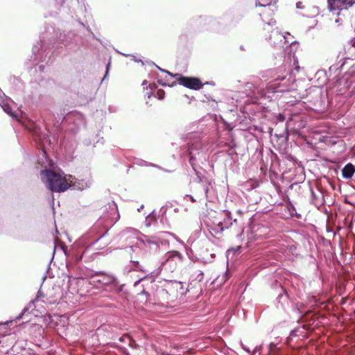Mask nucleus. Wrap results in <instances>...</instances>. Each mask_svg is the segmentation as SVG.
I'll return each instance as SVG.
<instances>
[{
    "label": "nucleus",
    "mask_w": 355,
    "mask_h": 355,
    "mask_svg": "<svg viewBox=\"0 0 355 355\" xmlns=\"http://www.w3.org/2000/svg\"><path fill=\"white\" fill-rule=\"evenodd\" d=\"M41 179L46 188L52 192H64L69 188L72 175H65L62 171L45 169L41 171Z\"/></svg>",
    "instance_id": "1"
},
{
    "label": "nucleus",
    "mask_w": 355,
    "mask_h": 355,
    "mask_svg": "<svg viewBox=\"0 0 355 355\" xmlns=\"http://www.w3.org/2000/svg\"><path fill=\"white\" fill-rule=\"evenodd\" d=\"M285 75H278L275 78L274 80L270 83L266 88V91L259 92L258 89H255L254 85L251 83H248L245 85V91L246 92V95L250 97H254L257 98L260 96H265L270 98V93H277V92H283L288 90V86L285 83H278L279 81H283L285 80Z\"/></svg>",
    "instance_id": "2"
},
{
    "label": "nucleus",
    "mask_w": 355,
    "mask_h": 355,
    "mask_svg": "<svg viewBox=\"0 0 355 355\" xmlns=\"http://www.w3.org/2000/svg\"><path fill=\"white\" fill-rule=\"evenodd\" d=\"M198 183L195 189V196L186 195L184 199L189 198L191 202H200L203 200L205 198H207L209 187L211 184L209 180L207 178H200Z\"/></svg>",
    "instance_id": "3"
},
{
    "label": "nucleus",
    "mask_w": 355,
    "mask_h": 355,
    "mask_svg": "<svg viewBox=\"0 0 355 355\" xmlns=\"http://www.w3.org/2000/svg\"><path fill=\"white\" fill-rule=\"evenodd\" d=\"M182 261V255L178 251H170L166 254V260L162 261L161 265L153 272H150V275L152 277H157L162 270V268L167 264L171 265V268H174L178 263Z\"/></svg>",
    "instance_id": "4"
},
{
    "label": "nucleus",
    "mask_w": 355,
    "mask_h": 355,
    "mask_svg": "<svg viewBox=\"0 0 355 355\" xmlns=\"http://www.w3.org/2000/svg\"><path fill=\"white\" fill-rule=\"evenodd\" d=\"M96 281L105 286L107 290L114 292H121L123 285H120L116 278L112 275L107 274H101L97 275Z\"/></svg>",
    "instance_id": "5"
},
{
    "label": "nucleus",
    "mask_w": 355,
    "mask_h": 355,
    "mask_svg": "<svg viewBox=\"0 0 355 355\" xmlns=\"http://www.w3.org/2000/svg\"><path fill=\"white\" fill-rule=\"evenodd\" d=\"M188 153L190 155L189 162L194 168V160L203 152V145L199 138H193L188 143Z\"/></svg>",
    "instance_id": "6"
},
{
    "label": "nucleus",
    "mask_w": 355,
    "mask_h": 355,
    "mask_svg": "<svg viewBox=\"0 0 355 355\" xmlns=\"http://www.w3.org/2000/svg\"><path fill=\"white\" fill-rule=\"evenodd\" d=\"M355 3V0H328L329 8L331 12L339 15V12L347 9Z\"/></svg>",
    "instance_id": "7"
},
{
    "label": "nucleus",
    "mask_w": 355,
    "mask_h": 355,
    "mask_svg": "<svg viewBox=\"0 0 355 355\" xmlns=\"http://www.w3.org/2000/svg\"><path fill=\"white\" fill-rule=\"evenodd\" d=\"M179 81L180 85L192 89H198L201 87V83L198 78L182 77Z\"/></svg>",
    "instance_id": "8"
},
{
    "label": "nucleus",
    "mask_w": 355,
    "mask_h": 355,
    "mask_svg": "<svg viewBox=\"0 0 355 355\" xmlns=\"http://www.w3.org/2000/svg\"><path fill=\"white\" fill-rule=\"evenodd\" d=\"M72 181H69L70 182L69 188L71 187L76 190H83L89 187L90 183L89 180H77L73 176H72Z\"/></svg>",
    "instance_id": "9"
},
{
    "label": "nucleus",
    "mask_w": 355,
    "mask_h": 355,
    "mask_svg": "<svg viewBox=\"0 0 355 355\" xmlns=\"http://www.w3.org/2000/svg\"><path fill=\"white\" fill-rule=\"evenodd\" d=\"M169 236H173L175 237V235L172 233H170L168 232H162L158 234L155 236L156 239H157V244L158 246L159 244L162 245H166L169 243L168 237Z\"/></svg>",
    "instance_id": "10"
},
{
    "label": "nucleus",
    "mask_w": 355,
    "mask_h": 355,
    "mask_svg": "<svg viewBox=\"0 0 355 355\" xmlns=\"http://www.w3.org/2000/svg\"><path fill=\"white\" fill-rule=\"evenodd\" d=\"M355 173V166L351 163L347 164L342 169L343 177L345 179H350Z\"/></svg>",
    "instance_id": "11"
},
{
    "label": "nucleus",
    "mask_w": 355,
    "mask_h": 355,
    "mask_svg": "<svg viewBox=\"0 0 355 355\" xmlns=\"http://www.w3.org/2000/svg\"><path fill=\"white\" fill-rule=\"evenodd\" d=\"M110 207L111 209L112 212L109 216H104V218H106L107 220H110V223L114 224L119 219V214L118 212L116 204H112V205H110Z\"/></svg>",
    "instance_id": "12"
},
{
    "label": "nucleus",
    "mask_w": 355,
    "mask_h": 355,
    "mask_svg": "<svg viewBox=\"0 0 355 355\" xmlns=\"http://www.w3.org/2000/svg\"><path fill=\"white\" fill-rule=\"evenodd\" d=\"M8 101H10V99H3L0 96V106L2 107V109L4 110L5 112L8 114L12 118L17 119V116L15 112H12V110L9 105Z\"/></svg>",
    "instance_id": "13"
},
{
    "label": "nucleus",
    "mask_w": 355,
    "mask_h": 355,
    "mask_svg": "<svg viewBox=\"0 0 355 355\" xmlns=\"http://www.w3.org/2000/svg\"><path fill=\"white\" fill-rule=\"evenodd\" d=\"M143 243L153 250L157 251L159 249L157 239H156L155 236L146 237V239L143 241Z\"/></svg>",
    "instance_id": "14"
},
{
    "label": "nucleus",
    "mask_w": 355,
    "mask_h": 355,
    "mask_svg": "<svg viewBox=\"0 0 355 355\" xmlns=\"http://www.w3.org/2000/svg\"><path fill=\"white\" fill-rule=\"evenodd\" d=\"M273 0H257L256 1V6H260L263 7L264 8H266L267 6L270 7H275V1L273 2Z\"/></svg>",
    "instance_id": "15"
},
{
    "label": "nucleus",
    "mask_w": 355,
    "mask_h": 355,
    "mask_svg": "<svg viewBox=\"0 0 355 355\" xmlns=\"http://www.w3.org/2000/svg\"><path fill=\"white\" fill-rule=\"evenodd\" d=\"M131 234L132 235H135L137 236V235L138 234V232L137 230H136L135 229H133V228H131V227H129V228H127L126 230H125L123 232H122V234L123 236L128 234Z\"/></svg>",
    "instance_id": "16"
},
{
    "label": "nucleus",
    "mask_w": 355,
    "mask_h": 355,
    "mask_svg": "<svg viewBox=\"0 0 355 355\" xmlns=\"http://www.w3.org/2000/svg\"><path fill=\"white\" fill-rule=\"evenodd\" d=\"M265 10L263 12V13H267L268 15V16H271L274 14L275 11L276 10V6H275V7H268L267 6L266 8H264Z\"/></svg>",
    "instance_id": "17"
},
{
    "label": "nucleus",
    "mask_w": 355,
    "mask_h": 355,
    "mask_svg": "<svg viewBox=\"0 0 355 355\" xmlns=\"http://www.w3.org/2000/svg\"><path fill=\"white\" fill-rule=\"evenodd\" d=\"M312 11H313V12H312V14H311H311H309V13H307V12H303V13H302V15L303 16H305V17H311V15H317V14L318 13V9L317 8H315V7H313V8H312Z\"/></svg>",
    "instance_id": "18"
},
{
    "label": "nucleus",
    "mask_w": 355,
    "mask_h": 355,
    "mask_svg": "<svg viewBox=\"0 0 355 355\" xmlns=\"http://www.w3.org/2000/svg\"><path fill=\"white\" fill-rule=\"evenodd\" d=\"M277 349V345L275 343H270L268 346L269 355H272V353Z\"/></svg>",
    "instance_id": "19"
},
{
    "label": "nucleus",
    "mask_w": 355,
    "mask_h": 355,
    "mask_svg": "<svg viewBox=\"0 0 355 355\" xmlns=\"http://www.w3.org/2000/svg\"><path fill=\"white\" fill-rule=\"evenodd\" d=\"M33 302H31L28 305V307H26L24 309L22 313L16 318V320H18L21 318L22 315L28 310V309L31 308L33 306Z\"/></svg>",
    "instance_id": "20"
},
{
    "label": "nucleus",
    "mask_w": 355,
    "mask_h": 355,
    "mask_svg": "<svg viewBox=\"0 0 355 355\" xmlns=\"http://www.w3.org/2000/svg\"><path fill=\"white\" fill-rule=\"evenodd\" d=\"M157 96L159 99H163L164 96V92L162 89H159L157 92Z\"/></svg>",
    "instance_id": "21"
},
{
    "label": "nucleus",
    "mask_w": 355,
    "mask_h": 355,
    "mask_svg": "<svg viewBox=\"0 0 355 355\" xmlns=\"http://www.w3.org/2000/svg\"><path fill=\"white\" fill-rule=\"evenodd\" d=\"M157 67V69L159 70H160L161 71L164 72V73H166L168 76H171V77H173V76H178V74H175V76H173L171 73H170L169 71H166V70H164V69H161L160 67H159L158 66H156Z\"/></svg>",
    "instance_id": "22"
},
{
    "label": "nucleus",
    "mask_w": 355,
    "mask_h": 355,
    "mask_svg": "<svg viewBox=\"0 0 355 355\" xmlns=\"http://www.w3.org/2000/svg\"><path fill=\"white\" fill-rule=\"evenodd\" d=\"M171 285H172L174 288H178V287H181V286H182L181 282H177V281L171 282Z\"/></svg>",
    "instance_id": "23"
},
{
    "label": "nucleus",
    "mask_w": 355,
    "mask_h": 355,
    "mask_svg": "<svg viewBox=\"0 0 355 355\" xmlns=\"http://www.w3.org/2000/svg\"><path fill=\"white\" fill-rule=\"evenodd\" d=\"M158 83H159V84H160L163 86L170 85L168 79H166L165 81H163L162 80H158Z\"/></svg>",
    "instance_id": "24"
},
{
    "label": "nucleus",
    "mask_w": 355,
    "mask_h": 355,
    "mask_svg": "<svg viewBox=\"0 0 355 355\" xmlns=\"http://www.w3.org/2000/svg\"><path fill=\"white\" fill-rule=\"evenodd\" d=\"M131 262H132L134 266L136 268H139L140 270H143L141 268H139V263L138 261H133V260H131Z\"/></svg>",
    "instance_id": "25"
},
{
    "label": "nucleus",
    "mask_w": 355,
    "mask_h": 355,
    "mask_svg": "<svg viewBox=\"0 0 355 355\" xmlns=\"http://www.w3.org/2000/svg\"><path fill=\"white\" fill-rule=\"evenodd\" d=\"M203 272L202 271L200 272V273L198 275L196 279L199 281V282H201L202 279H203Z\"/></svg>",
    "instance_id": "26"
},
{
    "label": "nucleus",
    "mask_w": 355,
    "mask_h": 355,
    "mask_svg": "<svg viewBox=\"0 0 355 355\" xmlns=\"http://www.w3.org/2000/svg\"><path fill=\"white\" fill-rule=\"evenodd\" d=\"M272 33L275 37H277L278 39H280L281 40L284 37L283 35H281L280 33H279L277 31L272 32Z\"/></svg>",
    "instance_id": "27"
},
{
    "label": "nucleus",
    "mask_w": 355,
    "mask_h": 355,
    "mask_svg": "<svg viewBox=\"0 0 355 355\" xmlns=\"http://www.w3.org/2000/svg\"><path fill=\"white\" fill-rule=\"evenodd\" d=\"M137 249H138V247H137V246H130L128 248V252H134Z\"/></svg>",
    "instance_id": "28"
},
{
    "label": "nucleus",
    "mask_w": 355,
    "mask_h": 355,
    "mask_svg": "<svg viewBox=\"0 0 355 355\" xmlns=\"http://www.w3.org/2000/svg\"><path fill=\"white\" fill-rule=\"evenodd\" d=\"M296 7L297 8L300 9V8H304V6H302V2H297L296 3Z\"/></svg>",
    "instance_id": "29"
},
{
    "label": "nucleus",
    "mask_w": 355,
    "mask_h": 355,
    "mask_svg": "<svg viewBox=\"0 0 355 355\" xmlns=\"http://www.w3.org/2000/svg\"><path fill=\"white\" fill-rule=\"evenodd\" d=\"M267 24L268 26H273L275 24V21L273 19H270L269 21L267 22Z\"/></svg>",
    "instance_id": "30"
},
{
    "label": "nucleus",
    "mask_w": 355,
    "mask_h": 355,
    "mask_svg": "<svg viewBox=\"0 0 355 355\" xmlns=\"http://www.w3.org/2000/svg\"><path fill=\"white\" fill-rule=\"evenodd\" d=\"M261 349V346L256 347L254 350V354L255 355L257 352H260Z\"/></svg>",
    "instance_id": "31"
},
{
    "label": "nucleus",
    "mask_w": 355,
    "mask_h": 355,
    "mask_svg": "<svg viewBox=\"0 0 355 355\" xmlns=\"http://www.w3.org/2000/svg\"><path fill=\"white\" fill-rule=\"evenodd\" d=\"M218 228H219V230H220V232L223 231L224 227H223V224H222V223H219L218 224Z\"/></svg>",
    "instance_id": "32"
},
{
    "label": "nucleus",
    "mask_w": 355,
    "mask_h": 355,
    "mask_svg": "<svg viewBox=\"0 0 355 355\" xmlns=\"http://www.w3.org/2000/svg\"><path fill=\"white\" fill-rule=\"evenodd\" d=\"M223 277H225V281H226L229 278L228 272L227 271L225 274L223 276Z\"/></svg>",
    "instance_id": "33"
},
{
    "label": "nucleus",
    "mask_w": 355,
    "mask_h": 355,
    "mask_svg": "<svg viewBox=\"0 0 355 355\" xmlns=\"http://www.w3.org/2000/svg\"><path fill=\"white\" fill-rule=\"evenodd\" d=\"M150 216H148L146 218V226H147V227H149V226L150 225V223H147V220H148V219H150Z\"/></svg>",
    "instance_id": "34"
},
{
    "label": "nucleus",
    "mask_w": 355,
    "mask_h": 355,
    "mask_svg": "<svg viewBox=\"0 0 355 355\" xmlns=\"http://www.w3.org/2000/svg\"><path fill=\"white\" fill-rule=\"evenodd\" d=\"M109 66H110V64H107V71H106V73H105V75L104 78H103V80H104V79L105 78V77H106V76H107V73H108Z\"/></svg>",
    "instance_id": "35"
},
{
    "label": "nucleus",
    "mask_w": 355,
    "mask_h": 355,
    "mask_svg": "<svg viewBox=\"0 0 355 355\" xmlns=\"http://www.w3.org/2000/svg\"><path fill=\"white\" fill-rule=\"evenodd\" d=\"M351 44L353 46L355 47V38H353L352 40H351Z\"/></svg>",
    "instance_id": "36"
},
{
    "label": "nucleus",
    "mask_w": 355,
    "mask_h": 355,
    "mask_svg": "<svg viewBox=\"0 0 355 355\" xmlns=\"http://www.w3.org/2000/svg\"><path fill=\"white\" fill-rule=\"evenodd\" d=\"M44 69V67L43 65H40L39 66V69H40V71H43Z\"/></svg>",
    "instance_id": "37"
},
{
    "label": "nucleus",
    "mask_w": 355,
    "mask_h": 355,
    "mask_svg": "<svg viewBox=\"0 0 355 355\" xmlns=\"http://www.w3.org/2000/svg\"><path fill=\"white\" fill-rule=\"evenodd\" d=\"M141 279H139L138 281L135 282V284H134V286H137L139 284V282H141Z\"/></svg>",
    "instance_id": "38"
},
{
    "label": "nucleus",
    "mask_w": 355,
    "mask_h": 355,
    "mask_svg": "<svg viewBox=\"0 0 355 355\" xmlns=\"http://www.w3.org/2000/svg\"><path fill=\"white\" fill-rule=\"evenodd\" d=\"M242 347H243V349L244 350H245L246 352H250V349H249L248 348L245 347V346L242 345Z\"/></svg>",
    "instance_id": "39"
},
{
    "label": "nucleus",
    "mask_w": 355,
    "mask_h": 355,
    "mask_svg": "<svg viewBox=\"0 0 355 355\" xmlns=\"http://www.w3.org/2000/svg\"><path fill=\"white\" fill-rule=\"evenodd\" d=\"M105 234H101V236H99L96 239V241H98L102 236H104Z\"/></svg>",
    "instance_id": "40"
},
{
    "label": "nucleus",
    "mask_w": 355,
    "mask_h": 355,
    "mask_svg": "<svg viewBox=\"0 0 355 355\" xmlns=\"http://www.w3.org/2000/svg\"><path fill=\"white\" fill-rule=\"evenodd\" d=\"M26 128L30 130L31 131H35L33 129H32L31 128L28 127L27 125H26Z\"/></svg>",
    "instance_id": "41"
},
{
    "label": "nucleus",
    "mask_w": 355,
    "mask_h": 355,
    "mask_svg": "<svg viewBox=\"0 0 355 355\" xmlns=\"http://www.w3.org/2000/svg\"><path fill=\"white\" fill-rule=\"evenodd\" d=\"M146 83H147V81L146 80H144L143 83H142V85H145Z\"/></svg>",
    "instance_id": "42"
},
{
    "label": "nucleus",
    "mask_w": 355,
    "mask_h": 355,
    "mask_svg": "<svg viewBox=\"0 0 355 355\" xmlns=\"http://www.w3.org/2000/svg\"><path fill=\"white\" fill-rule=\"evenodd\" d=\"M144 208V205H141L139 209H138V211H139L141 209H142Z\"/></svg>",
    "instance_id": "43"
},
{
    "label": "nucleus",
    "mask_w": 355,
    "mask_h": 355,
    "mask_svg": "<svg viewBox=\"0 0 355 355\" xmlns=\"http://www.w3.org/2000/svg\"><path fill=\"white\" fill-rule=\"evenodd\" d=\"M336 22H339V19H336Z\"/></svg>",
    "instance_id": "44"
},
{
    "label": "nucleus",
    "mask_w": 355,
    "mask_h": 355,
    "mask_svg": "<svg viewBox=\"0 0 355 355\" xmlns=\"http://www.w3.org/2000/svg\"><path fill=\"white\" fill-rule=\"evenodd\" d=\"M46 155V153L43 151V155L44 156Z\"/></svg>",
    "instance_id": "45"
}]
</instances>
